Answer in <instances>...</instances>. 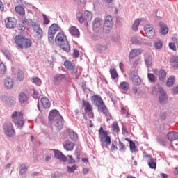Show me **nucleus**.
<instances>
[{"label": "nucleus", "mask_w": 178, "mask_h": 178, "mask_svg": "<svg viewBox=\"0 0 178 178\" xmlns=\"http://www.w3.org/2000/svg\"><path fill=\"white\" fill-rule=\"evenodd\" d=\"M159 143L163 146H166V140H165V139H159Z\"/></svg>", "instance_id": "58"}, {"label": "nucleus", "mask_w": 178, "mask_h": 178, "mask_svg": "<svg viewBox=\"0 0 178 178\" xmlns=\"http://www.w3.org/2000/svg\"><path fill=\"white\" fill-rule=\"evenodd\" d=\"M172 92L174 94H178V86L174 88Z\"/></svg>", "instance_id": "64"}, {"label": "nucleus", "mask_w": 178, "mask_h": 178, "mask_svg": "<svg viewBox=\"0 0 178 178\" xmlns=\"http://www.w3.org/2000/svg\"><path fill=\"white\" fill-rule=\"evenodd\" d=\"M14 85V80L11 78H6L4 79V86L8 89L13 88Z\"/></svg>", "instance_id": "21"}, {"label": "nucleus", "mask_w": 178, "mask_h": 178, "mask_svg": "<svg viewBox=\"0 0 178 178\" xmlns=\"http://www.w3.org/2000/svg\"><path fill=\"white\" fill-rule=\"evenodd\" d=\"M102 19L101 18H95L92 22L93 29H99L102 26Z\"/></svg>", "instance_id": "26"}, {"label": "nucleus", "mask_w": 178, "mask_h": 178, "mask_svg": "<svg viewBox=\"0 0 178 178\" xmlns=\"http://www.w3.org/2000/svg\"><path fill=\"white\" fill-rule=\"evenodd\" d=\"M84 18L86 22H91L93 18V14L90 11H85L84 12Z\"/></svg>", "instance_id": "29"}, {"label": "nucleus", "mask_w": 178, "mask_h": 178, "mask_svg": "<svg viewBox=\"0 0 178 178\" xmlns=\"http://www.w3.org/2000/svg\"><path fill=\"white\" fill-rule=\"evenodd\" d=\"M89 173V168H85L83 169V175H87Z\"/></svg>", "instance_id": "62"}, {"label": "nucleus", "mask_w": 178, "mask_h": 178, "mask_svg": "<svg viewBox=\"0 0 178 178\" xmlns=\"http://www.w3.org/2000/svg\"><path fill=\"white\" fill-rule=\"evenodd\" d=\"M172 66L173 67V68H177V66H178V56H175L172 59Z\"/></svg>", "instance_id": "48"}, {"label": "nucleus", "mask_w": 178, "mask_h": 178, "mask_svg": "<svg viewBox=\"0 0 178 178\" xmlns=\"http://www.w3.org/2000/svg\"><path fill=\"white\" fill-rule=\"evenodd\" d=\"M7 22H6V27L7 29H15L17 26V19L13 17H8L6 18Z\"/></svg>", "instance_id": "10"}, {"label": "nucleus", "mask_w": 178, "mask_h": 178, "mask_svg": "<svg viewBox=\"0 0 178 178\" xmlns=\"http://www.w3.org/2000/svg\"><path fill=\"white\" fill-rule=\"evenodd\" d=\"M154 30V27L151 24H146L144 28V31L145 32V34L148 33L149 32H151Z\"/></svg>", "instance_id": "41"}, {"label": "nucleus", "mask_w": 178, "mask_h": 178, "mask_svg": "<svg viewBox=\"0 0 178 178\" xmlns=\"http://www.w3.org/2000/svg\"><path fill=\"white\" fill-rule=\"evenodd\" d=\"M69 136H70V138L74 141L77 140L78 139V134L76 133L75 131H70L69 133Z\"/></svg>", "instance_id": "37"}, {"label": "nucleus", "mask_w": 178, "mask_h": 178, "mask_svg": "<svg viewBox=\"0 0 178 178\" xmlns=\"http://www.w3.org/2000/svg\"><path fill=\"white\" fill-rule=\"evenodd\" d=\"M7 72V67L6 65L3 63H0V74L5 75Z\"/></svg>", "instance_id": "34"}, {"label": "nucleus", "mask_w": 178, "mask_h": 178, "mask_svg": "<svg viewBox=\"0 0 178 178\" xmlns=\"http://www.w3.org/2000/svg\"><path fill=\"white\" fill-rule=\"evenodd\" d=\"M92 101L94 102V103L96 104L98 106H100L101 105L104 104V101L102 99V97L99 95H94L92 96Z\"/></svg>", "instance_id": "20"}, {"label": "nucleus", "mask_w": 178, "mask_h": 178, "mask_svg": "<svg viewBox=\"0 0 178 178\" xmlns=\"http://www.w3.org/2000/svg\"><path fill=\"white\" fill-rule=\"evenodd\" d=\"M146 158H147L148 165L152 169L156 168V162H155L154 158L149 155H147Z\"/></svg>", "instance_id": "18"}, {"label": "nucleus", "mask_w": 178, "mask_h": 178, "mask_svg": "<svg viewBox=\"0 0 178 178\" xmlns=\"http://www.w3.org/2000/svg\"><path fill=\"white\" fill-rule=\"evenodd\" d=\"M159 100L161 104H165L168 101V96L166 95V92L162 88V87L159 86Z\"/></svg>", "instance_id": "11"}, {"label": "nucleus", "mask_w": 178, "mask_h": 178, "mask_svg": "<svg viewBox=\"0 0 178 178\" xmlns=\"http://www.w3.org/2000/svg\"><path fill=\"white\" fill-rule=\"evenodd\" d=\"M79 51L78 50L74 49L73 52V57L77 58L79 57Z\"/></svg>", "instance_id": "56"}, {"label": "nucleus", "mask_w": 178, "mask_h": 178, "mask_svg": "<svg viewBox=\"0 0 178 178\" xmlns=\"http://www.w3.org/2000/svg\"><path fill=\"white\" fill-rule=\"evenodd\" d=\"M145 63L147 67H149V66L152 64V59L149 58V60L145 59Z\"/></svg>", "instance_id": "59"}, {"label": "nucleus", "mask_w": 178, "mask_h": 178, "mask_svg": "<svg viewBox=\"0 0 178 178\" xmlns=\"http://www.w3.org/2000/svg\"><path fill=\"white\" fill-rule=\"evenodd\" d=\"M17 78L19 81H23L24 79V73L22 70H19L17 74Z\"/></svg>", "instance_id": "39"}, {"label": "nucleus", "mask_w": 178, "mask_h": 178, "mask_svg": "<svg viewBox=\"0 0 178 178\" xmlns=\"http://www.w3.org/2000/svg\"><path fill=\"white\" fill-rule=\"evenodd\" d=\"M118 147H119V149L121 152H125L126 151V145L121 140H119V142H118Z\"/></svg>", "instance_id": "44"}, {"label": "nucleus", "mask_w": 178, "mask_h": 178, "mask_svg": "<svg viewBox=\"0 0 178 178\" xmlns=\"http://www.w3.org/2000/svg\"><path fill=\"white\" fill-rule=\"evenodd\" d=\"M146 36L149 38V39H152L153 37L155 36V30L153 29L151 31H149V33H146Z\"/></svg>", "instance_id": "50"}, {"label": "nucleus", "mask_w": 178, "mask_h": 178, "mask_svg": "<svg viewBox=\"0 0 178 178\" xmlns=\"http://www.w3.org/2000/svg\"><path fill=\"white\" fill-rule=\"evenodd\" d=\"M42 17H43V24L45 25H48L50 23V20L49 19L48 17L46 15L43 14Z\"/></svg>", "instance_id": "51"}, {"label": "nucleus", "mask_w": 178, "mask_h": 178, "mask_svg": "<svg viewBox=\"0 0 178 178\" xmlns=\"http://www.w3.org/2000/svg\"><path fill=\"white\" fill-rule=\"evenodd\" d=\"M82 106L84 107L86 112L91 113L93 110L92 106L88 101L83 100Z\"/></svg>", "instance_id": "17"}, {"label": "nucleus", "mask_w": 178, "mask_h": 178, "mask_svg": "<svg viewBox=\"0 0 178 178\" xmlns=\"http://www.w3.org/2000/svg\"><path fill=\"white\" fill-rule=\"evenodd\" d=\"M169 47L172 51H176V45L175 44V43H173V42L170 43Z\"/></svg>", "instance_id": "57"}, {"label": "nucleus", "mask_w": 178, "mask_h": 178, "mask_svg": "<svg viewBox=\"0 0 178 178\" xmlns=\"http://www.w3.org/2000/svg\"><path fill=\"white\" fill-rule=\"evenodd\" d=\"M65 67L71 73H74L75 70V65H74L70 61L66 60L64 62Z\"/></svg>", "instance_id": "19"}, {"label": "nucleus", "mask_w": 178, "mask_h": 178, "mask_svg": "<svg viewBox=\"0 0 178 178\" xmlns=\"http://www.w3.org/2000/svg\"><path fill=\"white\" fill-rule=\"evenodd\" d=\"M15 10L18 15H19L21 16L25 15V9L22 6H15Z\"/></svg>", "instance_id": "28"}, {"label": "nucleus", "mask_w": 178, "mask_h": 178, "mask_svg": "<svg viewBox=\"0 0 178 178\" xmlns=\"http://www.w3.org/2000/svg\"><path fill=\"white\" fill-rule=\"evenodd\" d=\"M27 100H28L27 95L23 92H20L19 95V102L20 103H24Z\"/></svg>", "instance_id": "32"}, {"label": "nucleus", "mask_w": 178, "mask_h": 178, "mask_svg": "<svg viewBox=\"0 0 178 178\" xmlns=\"http://www.w3.org/2000/svg\"><path fill=\"white\" fill-rule=\"evenodd\" d=\"M3 131L6 136L11 138L15 136V130L11 122L6 123L3 125Z\"/></svg>", "instance_id": "8"}, {"label": "nucleus", "mask_w": 178, "mask_h": 178, "mask_svg": "<svg viewBox=\"0 0 178 178\" xmlns=\"http://www.w3.org/2000/svg\"><path fill=\"white\" fill-rule=\"evenodd\" d=\"M9 102L10 105H14L16 103L15 99V98L9 99Z\"/></svg>", "instance_id": "61"}, {"label": "nucleus", "mask_w": 178, "mask_h": 178, "mask_svg": "<svg viewBox=\"0 0 178 178\" xmlns=\"http://www.w3.org/2000/svg\"><path fill=\"white\" fill-rule=\"evenodd\" d=\"M129 147L131 152H136V149H137L136 147V143L132 140H129Z\"/></svg>", "instance_id": "46"}, {"label": "nucleus", "mask_w": 178, "mask_h": 178, "mask_svg": "<svg viewBox=\"0 0 178 178\" xmlns=\"http://www.w3.org/2000/svg\"><path fill=\"white\" fill-rule=\"evenodd\" d=\"M99 136L101 142L106 143V145H111V138L108 135L107 131H105L102 127L99 129Z\"/></svg>", "instance_id": "6"}, {"label": "nucleus", "mask_w": 178, "mask_h": 178, "mask_svg": "<svg viewBox=\"0 0 178 178\" xmlns=\"http://www.w3.org/2000/svg\"><path fill=\"white\" fill-rule=\"evenodd\" d=\"M17 29L20 31H24L26 30V27L22 24H19L17 26Z\"/></svg>", "instance_id": "53"}, {"label": "nucleus", "mask_w": 178, "mask_h": 178, "mask_svg": "<svg viewBox=\"0 0 178 178\" xmlns=\"http://www.w3.org/2000/svg\"><path fill=\"white\" fill-rule=\"evenodd\" d=\"M175 79L174 76H170V78H168L167 81V86L168 87L173 86V84H175Z\"/></svg>", "instance_id": "36"}, {"label": "nucleus", "mask_w": 178, "mask_h": 178, "mask_svg": "<svg viewBox=\"0 0 178 178\" xmlns=\"http://www.w3.org/2000/svg\"><path fill=\"white\" fill-rule=\"evenodd\" d=\"M27 171V169H24V168H20V175H23L24 174H25Z\"/></svg>", "instance_id": "63"}, {"label": "nucleus", "mask_w": 178, "mask_h": 178, "mask_svg": "<svg viewBox=\"0 0 178 178\" xmlns=\"http://www.w3.org/2000/svg\"><path fill=\"white\" fill-rule=\"evenodd\" d=\"M32 28L33 30L34 31V32H38L40 30H42V28L40 27V25L39 24H38L37 22H33L32 24Z\"/></svg>", "instance_id": "40"}, {"label": "nucleus", "mask_w": 178, "mask_h": 178, "mask_svg": "<svg viewBox=\"0 0 178 178\" xmlns=\"http://www.w3.org/2000/svg\"><path fill=\"white\" fill-rule=\"evenodd\" d=\"M76 18L80 24H83L86 22L85 17L81 13L77 14Z\"/></svg>", "instance_id": "43"}, {"label": "nucleus", "mask_w": 178, "mask_h": 178, "mask_svg": "<svg viewBox=\"0 0 178 178\" xmlns=\"http://www.w3.org/2000/svg\"><path fill=\"white\" fill-rule=\"evenodd\" d=\"M159 79L161 81H163L166 79V71L163 69H161L159 72Z\"/></svg>", "instance_id": "30"}, {"label": "nucleus", "mask_w": 178, "mask_h": 178, "mask_svg": "<svg viewBox=\"0 0 178 178\" xmlns=\"http://www.w3.org/2000/svg\"><path fill=\"white\" fill-rule=\"evenodd\" d=\"M60 29V27L56 24H51L48 29V40L49 42H54L56 33Z\"/></svg>", "instance_id": "5"}, {"label": "nucleus", "mask_w": 178, "mask_h": 178, "mask_svg": "<svg viewBox=\"0 0 178 178\" xmlns=\"http://www.w3.org/2000/svg\"><path fill=\"white\" fill-rule=\"evenodd\" d=\"M111 130L114 134H118L120 131V126L118 122H113L111 124Z\"/></svg>", "instance_id": "27"}, {"label": "nucleus", "mask_w": 178, "mask_h": 178, "mask_svg": "<svg viewBox=\"0 0 178 178\" xmlns=\"http://www.w3.org/2000/svg\"><path fill=\"white\" fill-rule=\"evenodd\" d=\"M65 78V76L64 74H57L55 76L54 79L55 85H59Z\"/></svg>", "instance_id": "23"}, {"label": "nucleus", "mask_w": 178, "mask_h": 178, "mask_svg": "<svg viewBox=\"0 0 178 178\" xmlns=\"http://www.w3.org/2000/svg\"><path fill=\"white\" fill-rule=\"evenodd\" d=\"M113 26V19L111 15H107L106 17L104 24V32L105 33H108Z\"/></svg>", "instance_id": "7"}, {"label": "nucleus", "mask_w": 178, "mask_h": 178, "mask_svg": "<svg viewBox=\"0 0 178 178\" xmlns=\"http://www.w3.org/2000/svg\"><path fill=\"white\" fill-rule=\"evenodd\" d=\"M36 33V37L38 40H41L43 38V34H44V32H43V30L41 29V30H38L37 32H35Z\"/></svg>", "instance_id": "47"}, {"label": "nucleus", "mask_w": 178, "mask_h": 178, "mask_svg": "<svg viewBox=\"0 0 178 178\" xmlns=\"http://www.w3.org/2000/svg\"><path fill=\"white\" fill-rule=\"evenodd\" d=\"M56 44L65 52L69 53L70 46L68 43L67 36L63 32L59 33L55 38Z\"/></svg>", "instance_id": "1"}, {"label": "nucleus", "mask_w": 178, "mask_h": 178, "mask_svg": "<svg viewBox=\"0 0 178 178\" xmlns=\"http://www.w3.org/2000/svg\"><path fill=\"white\" fill-rule=\"evenodd\" d=\"M15 42L20 49H28L32 45V41L29 38H25L22 35L15 36Z\"/></svg>", "instance_id": "4"}, {"label": "nucleus", "mask_w": 178, "mask_h": 178, "mask_svg": "<svg viewBox=\"0 0 178 178\" xmlns=\"http://www.w3.org/2000/svg\"><path fill=\"white\" fill-rule=\"evenodd\" d=\"M69 33L72 36L77 38H79L81 35L79 29L74 26H72L69 28Z\"/></svg>", "instance_id": "14"}, {"label": "nucleus", "mask_w": 178, "mask_h": 178, "mask_svg": "<svg viewBox=\"0 0 178 178\" xmlns=\"http://www.w3.org/2000/svg\"><path fill=\"white\" fill-rule=\"evenodd\" d=\"M110 74L112 79L115 80L118 77V73L115 69H111L110 70Z\"/></svg>", "instance_id": "35"}, {"label": "nucleus", "mask_w": 178, "mask_h": 178, "mask_svg": "<svg viewBox=\"0 0 178 178\" xmlns=\"http://www.w3.org/2000/svg\"><path fill=\"white\" fill-rule=\"evenodd\" d=\"M99 106V109L102 112H103L106 118H107V120H108L110 119V118L111 117V113L108 111V109H107V107L106 106H105L104 104H101Z\"/></svg>", "instance_id": "22"}, {"label": "nucleus", "mask_w": 178, "mask_h": 178, "mask_svg": "<svg viewBox=\"0 0 178 178\" xmlns=\"http://www.w3.org/2000/svg\"><path fill=\"white\" fill-rule=\"evenodd\" d=\"M54 157L61 162H65L67 160V156L59 150L54 151Z\"/></svg>", "instance_id": "12"}, {"label": "nucleus", "mask_w": 178, "mask_h": 178, "mask_svg": "<svg viewBox=\"0 0 178 178\" xmlns=\"http://www.w3.org/2000/svg\"><path fill=\"white\" fill-rule=\"evenodd\" d=\"M118 146H116L114 143H112L111 151L115 152V151L118 150Z\"/></svg>", "instance_id": "60"}, {"label": "nucleus", "mask_w": 178, "mask_h": 178, "mask_svg": "<svg viewBox=\"0 0 178 178\" xmlns=\"http://www.w3.org/2000/svg\"><path fill=\"white\" fill-rule=\"evenodd\" d=\"M41 104L44 108H49L51 106L49 99L47 97H42L40 99Z\"/></svg>", "instance_id": "24"}, {"label": "nucleus", "mask_w": 178, "mask_h": 178, "mask_svg": "<svg viewBox=\"0 0 178 178\" xmlns=\"http://www.w3.org/2000/svg\"><path fill=\"white\" fill-rule=\"evenodd\" d=\"M76 168H77V167L76 165H73L72 167L67 166V171L69 173H73V172H74V171L76 170Z\"/></svg>", "instance_id": "49"}, {"label": "nucleus", "mask_w": 178, "mask_h": 178, "mask_svg": "<svg viewBox=\"0 0 178 178\" xmlns=\"http://www.w3.org/2000/svg\"><path fill=\"white\" fill-rule=\"evenodd\" d=\"M143 53V50L141 49H134L130 51L129 58V59H134V58L140 56Z\"/></svg>", "instance_id": "15"}, {"label": "nucleus", "mask_w": 178, "mask_h": 178, "mask_svg": "<svg viewBox=\"0 0 178 178\" xmlns=\"http://www.w3.org/2000/svg\"><path fill=\"white\" fill-rule=\"evenodd\" d=\"M155 48L157 49H162V41L159 40L154 44Z\"/></svg>", "instance_id": "52"}, {"label": "nucleus", "mask_w": 178, "mask_h": 178, "mask_svg": "<svg viewBox=\"0 0 178 178\" xmlns=\"http://www.w3.org/2000/svg\"><path fill=\"white\" fill-rule=\"evenodd\" d=\"M11 118L15 125L19 129H22L24 125V114L22 111H13Z\"/></svg>", "instance_id": "3"}, {"label": "nucleus", "mask_w": 178, "mask_h": 178, "mask_svg": "<svg viewBox=\"0 0 178 178\" xmlns=\"http://www.w3.org/2000/svg\"><path fill=\"white\" fill-rule=\"evenodd\" d=\"M131 42L132 43V44H134V45H141L143 44V42L140 40H138V39H137V38H132L131 39Z\"/></svg>", "instance_id": "42"}, {"label": "nucleus", "mask_w": 178, "mask_h": 178, "mask_svg": "<svg viewBox=\"0 0 178 178\" xmlns=\"http://www.w3.org/2000/svg\"><path fill=\"white\" fill-rule=\"evenodd\" d=\"M147 78L151 82H155L156 81V76L152 73H148Z\"/></svg>", "instance_id": "45"}, {"label": "nucleus", "mask_w": 178, "mask_h": 178, "mask_svg": "<svg viewBox=\"0 0 178 178\" xmlns=\"http://www.w3.org/2000/svg\"><path fill=\"white\" fill-rule=\"evenodd\" d=\"M75 147V143L69 140H66L64 143H63V147L66 151H73L74 148Z\"/></svg>", "instance_id": "13"}, {"label": "nucleus", "mask_w": 178, "mask_h": 178, "mask_svg": "<svg viewBox=\"0 0 178 178\" xmlns=\"http://www.w3.org/2000/svg\"><path fill=\"white\" fill-rule=\"evenodd\" d=\"M31 81H32L33 83L35 84L38 86H40L41 84H42V81L38 77L31 78Z\"/></svg>", "instance_id": "38"}, {"label": "nucleus", "mask_w": 178, "mask_h": 178, "mask_svg": "<svg viewBox=\"0 0 178 178\" xmlns=\"http://www.w3.org/2000/svg\"><path fill=\"white\" fill-rule=\"evenodd\" d=\"M161 27V33L163 35H166L169 32V29H168V26H166L165 24H164L163 22H160L159 24Z\"/></svg>", "instance_id": "31"}, {"label": "nucleus", "mask_w": 178, "mask_h": 178, "mask_svg": "<svg viewBox=\"0 0 178 178\" xmlns=\"http://www.w3.org/2000/svg\"><path fill=\"white\" fill-rule=\"evenodd\" d=\"M167 138L170 141L173 142L178 139V132L172 131H169L167 134Z\"/></svg>", "instance_id": "16"}, {"label": "nucleus", "mask_w": 178, "mask_h": 178, "mask_svg": "<svg viewBox=\"0 0 178 178\" xmlns=\"http://www.w3.org/2000/svg\"><path fill=\"white\" fill-rule=\"evenodd\" d=\"M130 80L132 81L133 84L135 86H139L141 84V79L140 76H138V74H137V72L132 71L130 73Z\"/></svg>", "instance_id": "9"}, {"label": "nucleus", "mask_w": 178, "mask_h": 178, "mask_svg": "<svg viewBox=\"0 0 178 178\" xmlns=\"http://www.w3.org/2000/svg\"><path fill=\"white\" fill-rule=\"evenodd\" d=\"M67 157L70 159L68 161L69 163H71V164L75 163L76 161L72 155H67Z\"/></svg>", "instance_id": "54"}, {"label": "nucleus", "mask_w": 178, "mask_h": 178, "mask_svg": "<svg viewBox=\"0 0 178 178\" xmlns=\"http://www.w3.org/2000/svg\"><path fill=\"white\" fill-rule=\"evenodd\" d=\"M33 92L34 98L38 99L40 97V95L38 91H37L35 90H33Z\"/></svg>", "instance_id": "55"}, {"label": "nucleus", "mask_w": 178, "mask_h": 178, "mask_svg": "<svg viewBox=\"0 0 178 178\" xmlns=\"http://www.w3.org/2000/svg\"><path fill=\"white\" fill-rule=\"evenodd\" d=\"M140 22H141L140 19H137L134 21L133 26H132V30L134 31H137L138 30V26H140Z\"/></svg>", "instance_id": "33"}, {"label": "nucleus", "mask_w": 178, "mask_h": 178, "mask_svg": "<svg viewBox=\"0 0 178 178\" xmlns=\"http://www.w3.org/2000/svg\"><path fill=\"white\" fill-rule=\"evenodd\" d=\"M129 87V83L127 81H122L120 83L118 88L124 91H128Z\"/></svg>", "instance_id": "25"}, {"label": "nucleus", "mask_w": 178, "mask_h": 178, "mask_svg": "<svg viewBox=\"0 0 178 178\" xmlns=\"http://www.w3.org/2000/svg\"><path fill=\"white\" fill-rule=\"evenodd\" d=\"M49 121L56 126L58 129H62L63 127V118L57 110H52L49 114Z\"/></svg>", "instance_id": "2"}]
</instances>
